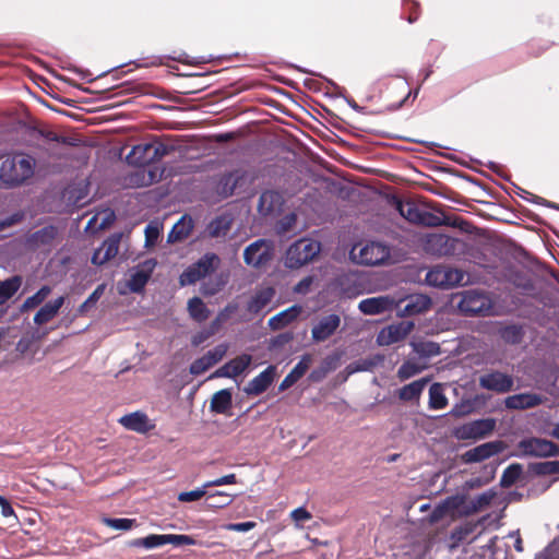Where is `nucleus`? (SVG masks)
<instances>
[{
  "mask_svg": "<svg viewBox=\"0 0 559 559\" xmlns=\"http://www.w3.org/2000/svg\"><path fill=\"white\" fill-rule=\"evenodd\" d=\"M121 241V234L116 233L105 239L99 248H97L92 255V263L95 265H103L112 258H115L119 251V245Z\"/></svg>",
  "mask_w": 559,
  "mask_h": 559,
  "instance_id": "obj_15",
  "label": "nucleus"
},
{
  "mask_svg": "<svg viewBox=\"0 0 559 559\" xmlns=\"http://www.w3.org/2000/svg\"><path fill=\"white\" fill-rule=\"evenodd\" d=\"M189 235V230L183 231V227H179V224H176L168 235L169 241H177L182 238H186Z\"/></svg>",
  "mask_w": 559,
  "mask_h": 559,
  "instance_id": "obj_64",
  "label": "nucleus"
},
{
  "mask_svg": "<svg viewBox=\"0 0 559 559\" xmlns=\"http://www.w3.org/2000/svg\"><path fill=\"white\" fill-rule=\"evenodd\" d=\"M520 448L524 454L530 456L547 457L559 454V447L556 443L540 438L522 440L520 442Z\"/></svg>",
  "mask_w": 559,
  "mask_h": 559,
  "instance_id": "obj_14",
  "label": "nucleus"
},
{
  "mask_svg": "<svg viewBox=\"0 0 559 559\" xmlns=\"http://www.w3.org/2000/svg\"><path fill=\"white\" fill-rule=\"evenodd\" d=\"M231 392L227 389H223L213 395L211 401V411L216 414H226L231 407Z\"/></svg>",
  "mask_w": 559,
  "mask_h": 559,
  "instance_id": "obj_35",
  "label": "nucleus"
},
{
  "mask_svg": "<svg viewBox=\"0 0 559 559\" xmlns=\"http://www.w3.org/2000/svg\"><path fill=\"white\" fill-rule=\"evenodd\" d=\"M188 312L190 318L198 323L206 321L211 314V311L204 301L197 296L189 299Z\"/></svg>",
  "mask_w": 559,
  "mask_h": 559,
  "instance_id": "obj_32",
  "label": "nucleus"
},
{
  "mask_svg": "<svg viewBox=\"0 0 559 559\" xmlns=\"http://www.w3.org/2000/svg\"><path fill=\"white\" fill-rule=\"evenodd\" d=\"M535 559H559V542L555 538Z\"/></svg>",
  "mask_w": 559,
  "mask_h": 559,
  "instance_id": "obj_55",
  "label": "nucleus"
},
{
  "mask_svg": "<svg viewBox=\"0 0 559 559\" xmlns=\"http://www.w3.org/2000/svg\"><path fill=\"white\" fill-rule=\"evenodd\" d=\"M481 389L504 394L513 390L514 379L511 374L499 370H491L481 374L478 379Z\"/></svg>",
  "mask_w": 559,
  "mask_h": 559,
  "instance_id": "obj_9",
  "label": "nucleus"
},
{
  "mask_svg": "<svg viewBox=\"0 0 559 559\" xmlns=\"http://www.w3.org/2000/svg\"><path fill=\"white\" fill-rule=\"evenodd\" d=\"M147 146H152V143L150 142L133 146L127 156L128 163L138 167H145L152 164V162H144V159L151 157L152 155V152H148Z\"/></svg>",
  "mask_w": 559,
  "mask_h": 559,
  "instance_id": "obj_33",
  "label": "nucleus"
},
{
  "mask_svg": "<svg viewBox=\"0 0 559 559\" xmlns=\"http://www.w3.org/2000/svg\"><path fill=\"white\" fill-rule=\"evenodd\" d=\"M206 495H207L206 488H204V485H203L201 488H197L191 491L180 492L178 496V500L181 502H192V501L200 500L201 498H203Z\"/></svg>",
  "mask_w": 559,
  "mask_h": 559,
  "instance_id": "obj_54",
  "label": "nucleus"
},
{
  "mask_svg": "<svg viewBox=\"0 0 559 559\" xmlns=\"http://www.w3.org/2000/svg\"><path fill=\"white\" fill-rule=\"evenodd\" d=\"M24 218V213L22 211H17L13 213L12 215L3 218L0 221V230H3L8 227H11L13 225H16L21 223Z\"/></svg>",
  "mask_w": 559,
  "mask_h": 559,
  "instance_id": "obj_60",
  "label": "nucleus"
},
{
  "mask_svg": "<svg viewBox=\"0 0 559 559\" xmlns=\"http://www.w3.org/2000/svg\"><path fill=\"white\" fill-rule=\"evenodd\" d=\"M236 483H237L236 475L235 474H228V475H225L223 477L216 478L214 480L206 481L204 484V488L218 487V486H224V485H233V484H236Z\"/></svg>",
  "mask_w": 559,
  "mask_h": 559,
  "instance_id": "obj_59",
  "label": "nucleus"
},
{
  "mask_svg": "<svg viewBox=\"0 0 559 559\" xmlns=\"http://www.w3.org/2000/svg\"><path fill=\"white\" fill-rule=\"evenodd\" d=\"M301 310L302 309L300 306L294 305L288 309H285L284 311L275 314L269 320L270 329L273 331L284 329L298 318V316L301 313Z\"/></svg>",
  "mask_w": 559,
  "mask_h": 559,
  "instance_id": "obj_29",
  "label": "nucleus"
},
{
  "mask_svg": "<svg viewBox=\"0 0 559 559\" xmlns=\"http://www.w3.org/2000/svg\"><path fill=\"white\" fill-rule=\"evenodd\" d=\"M479 522H465L454 527L450 534V548H456L472 535Z\"/></svg>",
  "mask_w": 559,
  "mask_h": 559,
  "instance_id": "obj_31",
  "label": "nucleus"
},
{
  "mask_svg": "<svg viewBox=\"0 0 559 559\" xmlns=\"http://www.w3.org/2000/svg\"><path fill=\"white\" fill-rule=\"evenodd\" d=\"M22 277L20 275L11 276L4 281H0V306L11 299L20 289Z\"/></svg>",
  "mask_w": 559,
  "mask_h": 559,
  "instance_id": "obj_34",
  "label": "nucleus"
},
{
  "mask_svg": "<svg viewBox=\"0 0 559 559\" xmlns=\"http://www.w3.org/2000/svg\"><path fill=\"white\" fill-rule=\"evenodd\" d=\"M340 361H341V354L333 353V354L328 355L321 361L320 365L325 369V371H328L330 373L331 371H334L335 369H337V367L340 366Z\"/></svg>",
  "mask_w": 559,
  "mask_h": 559,
  "instance_id": "obj_57",
  "label": "nucleus"
},
{
  "mask_svg": "<svg viewBox=\"0 0 559 559\" xmlns=\"http://www.w3.org/2000/svg\"><path fill=\"white\" fill-rule=\"evenodd\" d=\"M530 471L539 476L559 474V461L533 463L530 465Z\"/></svg>",
  "mask_w": 559,
  "mask_h": 559,
  "instance_id": "obj_46",
  "label": "nucleus"
},
{
  "mask_svg": "<svg viewBox=\"0 0 559 559\" xmlns=\"http://www.w3.org/2000/svg\"><path fill=\"white\" fill-rule=\"evenodd\" d=\"M104 293V285H99L88 297L87 299L79 307L78 311L80 314L88 311L96 302L99 300Z\"/></svg>",
  "mask_w": 559,
  "mask_h": 559,
  "instance_id": "obj_53",
  "label": "nucleus"
},
{
  "mask_svg": "<svg viewBox=\"0 0 559 559\" xmlns=\"http://www.w3.org/2000/svg\"><path fill=\"white\" fill-rule=\"evenodd\" d=\"M290 516L296 523L306 522L312 518L311 513L302 507L295 509Z\"/></svg>",
  "mask_w": 559,
  "mask_h": 559,
  "instance_id": "obj_61",
  "label": "nucleus"
},
{
  "mask_svg": "<svg viewBox=\"0 0 559 559\" xmlns=\"http://www.w3.org/2000/svg\"><path fill=\"white\" fill-rule=\"evenodd\" d=\"M276 374V367L271 365L257 377H254L245 386L243 391L247 395H260L265 392L273 383Z\"/></svg>",
  "mask_w": 559,
  "mask_h": 559,
  "instance_id": "obj_17",
  "label": "nucleus"
},
{
  "mask_svg": "<svg viewBox=\"0 0 559 559\" xmlns=\"http://www.w3.org/2000/svg\"><path fill=\"white\" fill-rule=\"evenodd\" d=\"M227 350L226 345H217L213 349L209 350L205 355L202 357L195 359L190 365V373L194 376L202 374L205 372L209 368L217 364L223 359Z\"/></svg>",
  "mask_w": 559,
  "mask_h": 559,
  "instance_id": "obj_16",
  "label": "nucleus"
},
{
  "mask_svg": "<svg viewBox=\"0 0 559 559\" xmlns=\"http://www.w3.org/2000/svg\"><path fill=\"white\" fill-rule=\"evenodd\" d=\"M58 230L55 226H45L35 233H33L28 241L34 246H47L50 245L57 237Z\"/></svg>",
  "mask_w": 559,
  "mask_h": 559,
  "instance_id": "obj_37",
  "label": "nucleus"
},
{
  "mask_svg": "<svg viewBox=\"0 0 559 559\" xmlns=\"http://www.w3.org/2000/svg\"><path fill=\"white\" fill-rule=\"evenodd\" d=\"M358 309L364 314H378L384 311V296L364 299L359 302Z\"/></svg>",
  "mask_w": 559,
  "mask_h": 559,
  "instance_id": "obj_42",
  "label": "nucleus"
},
{
  "mask_svg": "<svg viewBox=\"0 0 559 559\" xmlns=\"http://www.w3.org/2000/svg\"><path fill=\"white\" fill-rule=\"evenodd\" d=\"M523 466L520 463L510 464L502 473L500 478V486L502 488L512 487L522 476Z\"/></svg>",
  "mask_w": 559,
  "mask_h": 559,
  "instance_id": "obj_40",
  "label": "nucleus"
},
{
  "mask_svg": "<svg viewBox=\"0 0 559 559\" xmlns=\"http://www.w3.org/2000/svg\"><path fill=\"white\" fill-rule=\"evenodd\" d=\"M459 308L465 314H484L490 309V300L483 292L471 289L463 293Z\"/></svg>",
  "mask_w": 559,
  "mask_h": 559,
  "instance_id": "obj_10",
  "label": "nucleus"
},
{
  "mask_svg": "<svg viewBox=\"0 0 559 559\" xmlns=\"http://www.w3.org/2000/svg\"><path fill=\"white\" fill-rule=\"evenodd\" d=\"M543 400L535 393H519L510 395L504 400V405L509 409L533 408L542 404Z\"/></svg>",
  "mask_w": 559,
  "mask_h": 559,
  "instance_id": "obj_23",
  "label": "nucleus"
},
{
  "mask_svg": "<svg viewBox=\"0 0 559 559\" xmlns=\"http://www.w3.org/2000/svg\"><path fill=\"white\" fill-rule=\"evenodd\" d=\"M428 381V379L423 378L404 385L403 388L400 389V399L406 402L417 400L420 396L421 392L424 391Z\"/></svg>",
  "mask_w": 559,
  "mask_h": 559,
  "instance_id": "obj_38",
  "label": "nucleus"
},
{
  "mask_svg": "<svg viewBox=\"0 0 559 559\" xmlns=\"http://www.w3.org/2000/svg\"><path fill=\"white\" fill-rule=\"evenodd\" d=\"M251 361L252 357L249 354H241L229 360L227 364L233 378L240 376L251 365Z\"/></svg>",
  "mask_w": 559,
  "mask_h": 559,
  "instance_id": "obj_45",
  "label": "nucleus"
},
{
  "mask_svg": "<svg viewBox=\"0 0 559 559\" xmlns=\"http://www.w3.org/2000/svg\"><path fill=\"white\" fill-rule=\"evenodd\" d=\"M214 334H215L214 331L210 328L199 331L198 333H195L192 336V344L194 346H198V345L202 344L203 342H205L209 337H211Z\"/></svg>",
  "mask_w": 559,
  "mask_h": 559,
  "instance_id": "obj_62",
  "label": "nucleus"
},
{
  "mask_svg": "<svg viewBox=\"0 0 559 559\" xmlns=\"http://www.w3.org/2000/svg\"><path fill=\"white\" fill-rule=\"evenodd\" d=\"M373 366H376V362L371 359H364L360 361H356L353 364H349L346 367V370L349 374L357 372V371H366L370 370Z\"/></svg>",
  "mask_w": 559,
  "mask_h": 559,
  "instance_id": "obj_58",
  "label": "nucleus"
},
{
  "mask_svg": "<svg viewBox=\"0 0 559 559\" xmlns=\"http://www.w3.org/2000/svg\"><path fill=\"white\" fill-rule=\"evenodd\" d=\"M64 304V297L60 296L55 300L46 302L35 314L34 322L37 325H43L51 321L59 312Z\"/></svg>",
  "mask_w": 559,
  "mask_h": 559,
  "instance_id": "obj_28",
  "label": "nucleus"
},
{
  "mask_svg": "<svg viewBox=\"0 0 559 559\" xmlns=\"http://www.w3.org/2000/svg\"><path fill=\"white\" fill-rule=\"evenodd\" d=\"M431 298L424 294H413L396 304L399 313L402 317H413L424 313L430 309Z\"/></svg>",
  "mask_w": 559,
  "mask_h": 559,
  "instance_id": "obj_12",
  "label": "nucleus"
},
{
  "mask_svg": "<svg viewBox=\"0 0 559 559\" xmlns=\"http://www.w3.org/2000/svg\"><path fill=\"white\" fill-rule=\"evenodd\" d=\"M284 203L283 195L274 190H265L260 194L258 211L262 215H270L281 210Z\"/></svg>",
  "mask_w": 559,
  "mask_h": 559,
  "instance_id": "obj_21",
  "label": "nucleus"
},
{
  "mask_svg": "<svg viewBox=\"0 0 559 559\" xmlns=\"http://www.w3.org/2000/svg\"><path fill=\"white\" fill-rule=\"evenodd\" d=\"M321 251V243L309 238H301L289 246L286 251L285 265L299 269L312 261Z\"/></svg>",
  "mask_w": 559,
  "mask_h": 559,
  "instance_id": "obj_3",
  "label": "nucleus"
},
{
  "mask_svg": "<svg viewBox=\"0 0 559 559\" xmlns=\"http://www.w3.org/2000/svg\"><path fill=\"white\" fill-rule=\"evenodd\" d=\"M311 362V357L309 355H305L296 364V366L290 370V372L284 378L280 385V390H285L293 384H295L300 378L309 369Z\"/></svg>",
  "mask_w": 559,
  "mask_h": 559,
  "instance_id": "obj_30",
  "label": "nucleus"
},
{
  "mask_svg": "<svg viewBox=\"0 0 559 559\" xmlns=\"http://www.w3.org/2000/svg\"><path fill=\"white\" fill-rule=\"evenodd\" d=\"M230 227H231V219L225 215H221V216L215 217L209 224V234L211 237H214V238L224 237L227 235Z\"/></svg>",
  "mask_w": 559,
  "mask_h": 559,
  "instance_id": "obj_41",
  "label": "nucleus"
},
{
  "mask_svg": "<svg viewBox=\"0 0 559 559\" xmlns=\"http://www.w3.org/2000/svg\"><path fill=\"white\" fill-rule=\"evenodd\" d=\"M495 496H496L495 492H492L491 490H488V491H485V492L478 495L477 497H475L471 502L472 512H477V511L483 510L484 508L488 507L492 502Z\"/></svg>",
  "mask_w": 559,
  "mask_h": 559,
  "instance_id": "obj_51",
  "label": "nucleus"
},
{
  "mask_svg": "<svg viewBox=\"0 0 559 559\" xmlns=\"http://www.w3.org/2000/svg\"><path fill=\"white\" fill-rule=\"evenodd\" d=\"M462 241L443 234H431L426 238V252L437 257L454 255L459 252Z\"/></svg>",
  "mask_w": 559,
  "mask_h": 559,
  "instance_id": "obj_7",
  "label": "nucleus"
},
{
  "mask_svg": "<svg viewBox=\"0 0 559 559\" xmlns=\"http://www.w3.org/2000/svg\"><path fill=\"white\" fill-rule=\"evenodd\" d=\"M500 336L506 343L518 345L523 341L524 330L518 324L507 325L501 329Z\"/></svg>",
  "mask_w": 559,
  "mask_h": 559,
  "instance_id": "obj_44",
  "label": "nucleus"
},
{
  "mask_svg": "<svg viewBox=\"0 0 559 559\" xmlns=\"http://www.w3.org/2000/svg\"><path fill=\"white\" fill-rule=\"evenodd\" d=\"M496 428L493 418L477 419L462 425L455 431L460 440H478L489 436Z\"/></svg>",
  "mask_w": 559,
  "mask_h": 559,
  "instance_id": "obj_8",
  "label": "nucleus"
},
{
  "mask_svg": "<svg viewBox=\"0 0 559 559\" xmlns=\"http://www.w3.org/2000/svg\"><path fill=\"white\" fill-rule=\"evenodd\" d=\"M234 498L225 491L210 492L205 497V506L209 509H223L233 502Z\"/></svg>",
  "mask_w": 559,
  "mask_h": 559,
  "instance_id": "obj_39",
  "label": "nucleus"
},
{
  "mask_svg": "<svg viewBox=\"0 0 559 559\" xmlns=\"http://www.w3.org/2000/svg\"><path fill=\"white\" fill-rule=\"evenodd\" d=\"M151 143H152V146H147V147H148V152H152V155H151V157L144 159V162H152V163L159 162L163 157L167 156L175 150V147L173 145H168V144H165V143H162L158 141L151 142Z\"/></svg>",
  "mask_w": 559,
  "mask_h": 559,
  "instance_id": "obj_47",
  "label": "nucleus"
},
{
  "mask_svg": "<svg viewBox=\"0 0 559 559\" xmlns=\"http://www.w3.org/2000/svg\"><path fill=\"white\" fill-rule=\"evenodd\" d=\"M413 329L414 323L411 321H402L399 324H391L386 326V344L403 340Z\"/></svg>",
  "mask_w": 559,
  "mask_h": 559,
  "instance_id": "obj_36",
  "label": "nucleus"
},
{
  "mask_svg": "<svg viewBox=\"0 0 559 559\" xmlns=\"http://www.w3.org/2000/svg\"><path fill=\"white\" fill-rule=\"evenodd\" d=\"M119 423L128 430L139 433H146L155 427V425L150 421L147 415L143 412L127 414L119 419Z\"/></svg>",
  "mask_w": 559,
  "mask_h": 559,
  "instance_id": "obj_19",
  "label": "nucleus"
},
{
  "mask_svg": "<svg viewBox=\"0 0 559 559\" xmlns=\"http://www.w3.org/2000/svg\"><path fill=\"white\" fill-rule=\"evenodd\" d=\"M448 405V399L443 393L440 383L431 384L429 389V407L432 409H442Z\"/></svg>",
  "mask_w": 559,
  "mask_h": 559,
  "instance_id": "obj_43",
  "label": "nucleus"
},
{
  "mask_svg": "<svg viewBox=\"0 0 559 559\" xmlns=\"http://www.w3.org/2000/svg\"><path fill=\"white\" fill-rule=\"evenodd\" d=\"M219 263L216 253L207 252L181 273L179 282L182 286L192 285L214 272Z\"/></svg>",
  "mask_w": 559,
  "mask_h": 559,
  "instance_id": "obj_4",
  "label": "nucleus"
},
{
  "mask_svg": "<svg viewBox=\"0 0 559 559\" xmlns=\"http://www.w3.org/2000/svg\"><path fill=\"white\" fill-rule=\"evenodd\" d=\"M238 309L236 304H228L223 310H221L216 318L211 322L210 329L216 333L222 324L226 322L231 313H234Z\"/></svg>",
  "mask_w": 559,
  "mask_h": 559,
  "instance_id": "obj_50",
  "label": "nucleus"
},
{
  "mask_svg": "<svg viewBox=\"0 0 559 559\" xmlns=\"http://www.w3.org/2000/svg\"><path fill=\"white\" fill-rule=\"evenodd\" d=\"M390 209L405 221L426 227H438L442 225V218L411 199H403L386 190V210Z\"/></svg>",
  "mask_w": 559,
  "mask_h": 559,
  "instance_id": "obj_1",
  "label": "nucleus"
},
{
  "mask_svg": "<svg viewBox=\"0 0 559 559\" xmlns=\"http://www.w3.org/2000/svg\"><path fill=\"white\" fill-rule=\"evenodd\" d=\"M35 159L25 153L7 156L0 165V181L5 187H17L34 174Z\"/></svg>",
  "mask_w": 559,
  "mask_h": 559,
  "instance_id": "obj_2",
  "label": "nucleus"
},
{
  "mask_svg": "<svg viewBox=\"0 0 559 559\" xmlns=\"http://www.w3.org/2000/svg\"><path fill=\"white\" fill-rule=\"evenodd\" d=\"M51 293V288L48 285L40 287L34 295L27 297L22 306V310L36 308L45 301V299Z\"/></svg>",
  "mask_w": 559,
  "mask_h": 559,
  "instance_id": "obj_48",
  "label": "nucleus"
},
{
  "mask_svg": "<svg viewBox=\"0 0 559 559\" xmlns=\"http://www.w3.org/2000/svg\"><path fill=\"white\" fill-rule=\"evenodd\" d=\"M102 522L106 526L111 527L114 530L129 531L135 525L136 520L135 519H127V518L117 519V518L104 516L102 519Z\"/></svg>",
  "mask_w": 559,
  "mask_h": 559,
  "instance_id": "obj_49",
  "label": "nucleus"
},
{
  "mask_svg": "<svg viewBox=\"0 0 559 559\" xmlns=\"http://www.w3.org/2000/svg\"><path fill=\"white\" fill-rule=\"evenodd\" d=\"M464 277V272L459 269L436 265L427 272L426 282L433 287L448 288L460 285Z\"/></svg>",
  "mask_w": 559,
  "mask_h": 559,
  "instance_id": "obj_6",
  "label": "nucleus"
},
{
  "mask_svg": "<svg viewBox=\"0 0 559 559\" xmlns=\"http://www.w3.org/2000/svg\"><path fill=\"white\" fill-rule=\"evenodd\" d=\"M272 258L271 249L264 239H258L250 243L243 252V260L247 265L261 267Z\"/></svg>",
  "mask_w": 559,
  "mask_h": 559,
  "instance_id": "obj_13",
  "label": "nucleus"
},
{
  "mask_svg": "<svg viewBox=\"0 0 559 559\" xmlns=\"http://www.w3.org/2000/svg\"><path fill=\"white\" fill-rule=\"evenodd\" d=\"M415 352L424 357H431L440 354V346L435 342H420L414 345Z\"/></svg>",
  "mask_w": 559,
  "mask_h": 559,
  "instance_id": "obj_52",
  "label": "nucleus"
},
{
  "mask_svg": "<svg viewBox=\"0 0 559 559\" xmlns=\"http://www.w3.org/2000/svg\"><path fill=\"white\" fill-rule=\"evenodd\" d=\"M393 231L386 226V264L397 263L406 259L408 254V242L405 237H400L397 247L395 248L392 243L389 242V238H391Z\"/></svg>",
  "mask_w": 559,
  "mask_h": 559,
  "instance_id": "obj_25",
  "label": "nucleus"
},
{
  "mask_svg": "<svg viewBox=\"0 0 559 559\" xmlns=\"http://www.w3.org/2000/svg\"><path fill=\"white\" fill-rule=\"evenodd\" d=\"M388 108L396 110L401 108L411 97L412 88L404 78H395L386 84Z\"/></svg>",
  "mask_w": 559,
  "mask_h": 559,
  "instance_id": "obj_11",
  "label": "nucleus"
},
{
  "mask_svg": "<svg viewBox=\"0 0 559 559\" xmlns=\"http://www.w3.org/2000/svg\"><path fill=\"white\" fill-rule=\"evenodd\" d=\"M257 526V523L253 521L248 522H239V523H231L228 525V528L230 531L235 532H248L253 530Z\"/></svg>",
  "mask_w": 559,
  "mask_h": 559,
  "instance_id": "obj_63",
  "label": "nucleus"
},
{
  "mask_svg": "<svg viewBox=\"0 0 559 559\" xmlns=\"http://www.w3.org/2000/svg\"><path fill=\"white\" fill-rule=\"evenodd\" d=\"M166 544H171L175 547L192 546V545L197 544V540L190 535L151 534L145 537L135 538L129 543L130 547L145 548V549L157 548V547L164 546Z\"/></svg>",
  "mask_w": 559,
  "mask_h": 559,
  "instance_id": "obj_5",
  "label": "nucleus"
},
{
  "mask_svg": "<svg viewBox=\"0 0 559 559\" xmlns=\"http://www.w3.org/2000/svg\"><path fill=\"white\" fill-rule=\"evenodd\" d=\"M500 451H501L500 442H487V443H483L478 447H475V448L468 450L464 454V459L468 463L481 462L484 460H487V459L498 454Z\"/></svg>",
  "mask_w": 559,
  "mask_h": 559,
  "instance_id": "obj_24",
  "label": "nucleus"
},
{
  "mask_svg": "<svg viewBox=\"0 0 559 559\" xmlns=\"http://www.w3.org/2000/svg\"><path fill=\"white\" fill-rule=\"evenodd\" d=\"M246 174L240 170H233L224 174L218 181V193L224 198L231 197L240 182L245 179Z\"/></svg>",
  "mask_w": 559,
  "mask_h": 559,
  "instance_id": "obj_26",
  "label": "nucleus"
},
{
  "mask_svg": "<svg viewBox=\"0 0 559 559\" xmlns=\"http://www.w3.org/2000/svg\"><path fill=\"white\" fill-rule=\"evenodd\" d=\"M419 371L420 368L416 364L406 361L400 367L397 374L401 380H406L417 374Z\"/></svg>",
  "mask_w": 559,
  "mask_h": 559,
  "instance_id": "obj_56",
  "label": "nucleus"
},
{
  "mask_svg": "<svg viewBox=\"0 0 559 559\" xmlns=\"http://www.w3.org/2000/svg\"><path fill=\"white\" fill-rule=\"evenodd\" d=\"M274 294L272 287L258 290L248 301L247 311L251 314L260 313L272 301Z\"/></svg>",
  "mask_w": 559,
  "mask_h": 559,
  "instance_id": "obj_27",
  "label": "nucleus"
},
{
  "mask_svg": "<svg viewBox=\"0 0 559 559\" xmlns=\"http://www.w3.org/2000/svg\"><path fill=\"white\" fill-rule=\"evenodd\" d=\"M155 266L156 261L154 259L146 260L141 264V269L133 273L129 281L131 292L140 293L143 290Z\"/></svg>",
  "mask_w": 559,
  "mask_h": 559,
  "instance_id": "obj_22",
  "label": "nucleus"
},
{
  "mask_svg": "<svg viewBox=\"0 0 559 559\" xmlns=\"http://www.w3.org/2000/svg\"><path fill=\"white\" fill-rule=\"evenodd\" d=\"M340 324L341 318L337 314L323 317L311 330L312 340L317 343L326 341L335 333Z\"/></svg>",
  "mask_w": 559,
  "mask_h": 559,
  "instance_id": "obj_18",
  "label": "nucleus"
},
{
  "mask_svg": "<svg viewBox=\"0 0 559 559\" xmlns=\"http://www.w3.org/2000/svg\"><path fill=\"white\" fill-rule=\"evenodd\" d=\"M357 262L365 265H379L384 263V245L380 242L366 243L359 250Z\"/></svg>",
  "mask_w": 559,
  "mask_h": 559,
  "instance_id": "obj_20",
  "label": "nucleus"
}]
</instances>
